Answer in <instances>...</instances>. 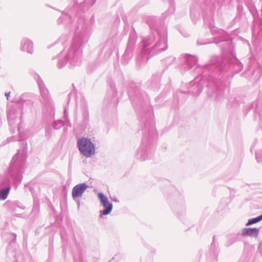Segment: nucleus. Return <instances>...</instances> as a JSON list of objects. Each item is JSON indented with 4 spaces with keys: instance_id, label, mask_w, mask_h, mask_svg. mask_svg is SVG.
<instances>
[{
    "instance_id": "11",
    "label": "nucleus",
    "mask_w": 262,
    "mask_h": 262,
    "mask_svg": "<svg viewBox=\"0 0 262 262\" xmlns=\"http://www.w3.org/2000/svg\"><path fill=\"white\" fill-rule=\"evenodd\" d=\"M136 96L135 97L132 92H129V97L133 105H141L143 100H145L146 102H148V97L147 96H145V98H144L143 95L141 94L139 91H138V94L136 92Z\"/></svg>"
},
{
    "instance_id": "33",
    "label": "nucleus",
    "mask_w": 262,
    "mask_h": 262,
    "mask_svg": "<svg viewBox=\"0 0 262 262\" xmlns=\"http://www.w3.org/2000/svg\"><path fill=\"white\" fill-rule=\"evenodd\" d=\"M80 202L78 201V206H79Z\"/></svg>"
},
{
    "instance_id": "9",
    "label": "nucleus",
    "mask_w": 262,
    "mask_h": 262,
    "mask_svg": "<svg viewBox=\"0 0 262 262\" xmlns=\"http://www.w3.org/2000/svg\"><path fill=\"white\" fill-rule=\"evenodd\" d=\"M89 188V185L85 183L78 184L72 189V195L74 200L81 198L83 193Z\"/></svg>"
},
{
    "instance_id": "14",
    "label": "nucleus",
    "mask_w": 262,
    "mask_h": 262,
    "mask_svg": "<svg viewBox=\"0 0 262 262\" xmlns=\"http://www.w3.org/2000/svg\"><path fill=\"white\" fill-rule=\"evenodd\" d=\"M259 229L256 228H245L242 230V235L243 236H254L258 235Z\"/></svg>"
},
{
    "instance_id": "28",
    "label": "nucleus",
    "mask_w": 262,
    "mask_h": 262,
    "mask_svg": "<svg viewBox=\"0 0 262 262\" xmlns=\"http://www.w3.org/2000/svg\"><path fill=\"white\" fill-rule=\"evenodd\" d=\"M148 25L149 26V27H150V28L152 29L154 27L153 25L150 23L149 20L148 21Z\"/></svg>"
},
{
    "instance_id": "6",
    "label": "nucleus",
    "mask_w": 262,
    "mask_h": 262,
    "mask_svg": "<svg viewBox=\"0 0 262 262\" xmlns=\"http://www.w3.org/2000/svg\"><path fill=\"white\" fill-rule=\"evenodd\" d=\"M34 78L37 82L43 104L46 106H49L51 109H53L54 105L50 98L48 90L46 87L44 83L38 75L35 74Z\"/></svg>"
},
{
    "instance_id": "16",
    "label": "nucleus",
    "mask_w": 262,
    "mask_h": 262,
    "mask_svg": "<svg viewBox=\"0 0 262 262\" xmlns=\"http://www.w3.org/2000/svg\"><path fill=\"white\" fill-rule=\"evenodd\" d=\"M81 109L82 114L83 123L86 124L89 121V114L88 105L84 101L82 103Z\"/></svg>"
},
{
    "instance_id": "34",
    "label": "nucleus",
    "mask_w": 262,
    "mask_h": 262,
    "mask_svg": "<svg viewBox=\"0 0 262 262\" xmlns=\"http://www.w3.org/2000/svg\"><path fill=\"white\" fill-rule=\"evenodd\" d=\"M171 0H170V3H171Z\"/></svg>"
},
{
    "instance_id": "18",
    "label": "nucleus",
    "mask_w": 262,
    "mask_h": 262,
    "mask_svg": "<svg viewBox=\"0 0 262 262\" xmlns=\"http://www.w3.org/2000/svg\"><path fill=\"white\" fill-rule=\"evenodd\" d=\"M215 86H216V96H220L222 95L223 93V92L224 91V85L222 84L217 83H215Z\"/></svg>"
},
{
    "instance_id": "10",
    "label": "nucleus",
    "mask_w": 262,
    "mask_h": 262,
    "mask_svg": "<svg viewBox=\"0 0 262 262\" xmlns=\"http://www.w3.org/2000/svg\"><path fill=\"white\" fill-rule=\"evenodd\" d=\"M20 49L21 51L32 54L34 52L33 42L28 38H24L21 41Z\"/></svg>"
},
{
    "instance_id": "26",
    "label": "nucleus",
    "mask_w": 262,
    "mask_h": 262,
    "mask_svg": "<svg viewBox=\"0 0 262 262\" xmlns=\"http://www.w3.org/2000/svg\"><path fill=\"white\" fill-rule=\"evenodd\" d=\"M5 96H6V97H7V100H8L9 97V96H10V92L6 93H5Z\"/></svg>"
},
{
    "instance_id": "20",
    "label": "nucleus",
    "mask_w": 262,
    "mask_h": 262,
    "mask_svg": "<svg viewBox=\"0 0 262 262\" xmlns=\"http://www.w3.org/2000/svg\"><path fill=\"white\" fill-rule=\"evenodd\" d=\"M8 183V185L10 186V180L5 177H3L0 178V190L5 187V182Z\"/></svg>"
},
{
    "instance_id": "23",
    "label": "nucleus",
    "mask_w": 262,
    "mask_h": 262,
    "mask_svg": "<svg viewBox=\"0 0 262 262\" xmlns=\"http://www.w3.org/2000/svg\"><path fill=\"white\" fill-rule=\"evenodd\" d=\"M46 136L49 138L51 136V130L49 127L46 128Z\"/></svg>"
},
{
    "instance_id": "24",
    "label": "nucleus",
    "mask_w": 262,
    "mask_h": 262,
    "mask_svg": "<svg viewBox=\"0 0 262 262\" xmlns=\"http://www.w3.org/2000/svg\"><path fill=\"white\" fill-rule=\"evenodd\" d=\"M255 155H256V159L257 160V162H262V161L261 160L259 159V158H258V154L256 152Z\"/></svg>"
},
{
    "instance_id": "7",
    "label": "nucleus",
    "mask_w": 262,
    "mask_h": 262,
    "mask_svg": "<svg viewBox=\"0 0 262 262\" xmlns=\"http://www.w3.org/2000/svg\"><path fill=\"white\" fill-rule=\"evenodd\" d=\"M151 147L148 144L145 139L142 141L137 149L135 156L137 159L141 161H145L149 158V154L150 152Z\"/></svg>"
},
{
    "instance_id": "3",
    "label": "nucleus",
    "mask_w": 262,
    "mask_h": 262,
    "mask_svg": "<svg viewBox=\"0 0 262 262\" xmlns=\"http://www.w3.org/2000/svg\"><path fill=\"white\" fill-rule=\"evenodd\" d=\"M18 130L20 140L23 141V148L18 150L17 153L12 159L11 165L9 168V173L16 183H19L21 180L20 172L27 158V144L23 140L29 138L30 136L20 132V124L18 126Z\"/></svg>"
},
{
    "instance_id": "4",
    "label": "nucleus",
    "mask_w": 262,
    "mask_h": 262,
    "mask_svg": "<svg viewBox=\"0 0 262 262\" xmlns=\"http://www.w3.org/2000/svg\"><path fill=\"white\" fill-rule=\"evenodd\" d=\"M154 41H155V44L149 52L151 56L158 54L167 49V28L163 26L158 28L155 32L154 37L144 38L143 40V49L142 52L144 54H146L148 50L147 49V47Z\"/></svg>"
},
{
    "instance_id": "1",
    "label": "nucleus",
    "mask_w": 262,
    "mask_h": 262,
    "mask_svg": "<svg viewBox=\"0 0 262 262\" xmlns=\"http://www.w3.org/2000/svg\"><path fill=\"white\" fill-rule=\"evenodd\" d=\"M78 4L74 5L72 11L68 12L65 10L62 15L58 19L59 24L62 23L64 19H68L72 23L73 16H74V27L75 31L70 47L66 51L61 53L58 56L57 67L58 69L63 68L67 63L71 67L78 66L81 62L82 48L88 41L90 29L89 26L83 16H78L74 14L77 10Z\"/></svg>"
},
{
    "instance_id": "12",
    "label": "nucleus",
    "mask_w": 262,
    "mask_h": 262,
    "mask_svg": "<svg viewBox=\"0 0 262 262\" xmlns=\"http://www.w3.org/2000/svg\"><path fill=\"white\" fill-rule=\"evenodd\" d=\"M19 114V111L14 107H11L8 109L7 117L10 126H12L15 124Z\"/></svg>"
},
{
    "instance_id": "29",
    "label": "nucleus",
    "mask_w": 262,
    "mask_h": 262,
    "mask_svg": "<svg viewBox=\"0 0 262 262\" xmlns=\"http://www.w3.org/2000/svg\"><path fill=\"white\" fill-rule=\"evenodd\" d=\"M215 244V237H213V242L212 243V246L213 245Z\"/></svg>"
},
{
    "instance_id": "21",
    "label": "nucleus",
    "mask_w": 262,
    "mask_h": 262,
    "mask_svg": "<svg viewBox=\"0 0 262 262\" xmlns=\"http://www.w3.org/2000/svg\"><path fill=\"white\" fill-rule=\"evenodd\" d=\"M64 125L63 122L61 120H58L54 122L53 127L55 129H58L60 128Z\"/></svg>"
},
{
    "instance_id": "8",
    "label": "nucleus",
    "mask_w": 262,
    "mask_h": 262,
    "mask_svg": "<svg viewBox=\"0 0 262 262\" xmlns=\"http://www.w3.org/2000/svg\"><path fill=\"white\" fill-rule=\"evenodd\" d=\"M98 198L100 201L101 205L105 208L104 210L100 211V216L109 214L113 209V204L110 203L108 198L102 192L98 193Z\"/></svg>"
},
{
    "instance_id": "30",
    "label": "nucleus",
    "mask_w": 262,
    "mask_h": 262,
    "mask_svg": "<svg viewBox=\"0 0 262 262\" xmlns=\"http://www.w3.org/2000/svg\"><path fill=\"white\" fill-rule=\"evenodd\" d=\"M82 5H83L82 3H81V4H80V5L78 6V7H79V8H81L82 7Z\"/></svg>"
},
{
    "instance_id": "19",
    "label": "nucleus",
    "mask_w": 262,
    "mask_h": 262,
    "mask_svg": "<svg viewBox=\"0 0 262 262\" xmlns=\"http://www.w3.org/2000/svg\"><path fill=\"white\" fill-rule=\"evenodd\" d=\"M262 220V214L255 218L251 219L248 220V223L246 224L247 226H249L255 223H256Z\"/></svg>"
},
{
    "instance_id": "2",
    "label": "nucleus",
    "mask_w": 262,
    "mask_h": 262,
    "mask_svg": "<svg viewBox=\"0 0 262 262\" xmlns=\"http://www.w3.org/2000/svg\"><path fill=\"white\" fill-rule=\"evenodd\" d=\"M243 68L242 64L235 57H231L230 59H225L222 62L220 68L211 72V70L214 69V67L205 66L202 68L203 71L201 75L196 77L193 81L189 83V92L195 95H199L202 91V84L203 82L206 80L214 82V79L216 78L220 71L223 72L230 70L233 72L238 73L242 70Z\"/></svg>"
},
{
    "instance_id": "27",
    "label": "nucleus",
    "mask_w": 262,
    "mask_h": 262,
    "mask_svg": "<svg viewBox=\"0 0 262 262\" xmlns=\"http://www.w3.org/2000/svg\"><path fill=\"white\" fill-rule=\"evenodd\" d=\"M64 116L65 118H67V108L64 109Z\"/></svg>"
},
{
    "instance_id": "5",
    "label": "nucleus",
    "mask_w": 262,
    "mask_h": 262,
    "mask_svg": "<svg viewBox=\"0 0 262 262\" xmlns=\"http://www.w3.org/2000/svg\"><path fill=\"white\" fill-rule=\"evenodd\" d=\"M77 146L80 153L86 157H91L95 153V147L91 140L82 137L77 141Z\"/></svg>"
},
{
    "instance_id": "13",
    "label": "nucleus",
    "mask_w": 262,
    "mask_h": 262,
    "mask_svg": "<svg viewBox=\"0 0 262 262\" xmlns=\"http://www.w3.org/2000/svg\"><path fill=\"white\" fill-rule=\"evenodd\" d=\"M29 96L28 94H24L16 101V102L18 105H22V107L24 108L25 105L32 104V101L29 100Z\"/></svg>"
},
{
    "instance_id": "15",
    "label": "nucleus",
    "mask_w": 262,
    "mask_h": 262,
    "mask_svg": "<svg viewBox=\"0 0 262 262\" xmlns=\"http://www.w3.org/2000/svg\"><path fill=\"white\" fill-rule=\"evenodd\" d=\"M184 58L185 61L186 62L189 69L192 68L198 61V59L195 56L190 55H185Z\"/></svg>"
},
{
    "instance_id": "17",
    "label": "nucleus",
    "mask_w": 262,
    "mask_h": 262,
    "mask_svg": "<svg viewBox=\"0 0 262 262\" xmlns=\"http://www.w3.org/2000/svg\"><path fill=\"white\" fill-rule=\"evenodd\" d=\"M5 187L0 190V200H5L7 199L9 192L10 187L8 185V183L6 181Z\"/></svg>"
},
{
    "instance_id": "31",
    "label": "nucleus",
    "mask_w": 262,
    "mask_h": 262,
    "mask_svg": "<svg viewBox=\"0 0 262 262\" xmlns=\"http://www.w3.org/2000/svg\"><path fill=\"white\" fill-rule=\"evenodd\" d=\"M207 43L206 42H204V43H199V41H198V44L199 45H205V44H206Z\"/></svg>"
},
{
    "instance_id": "25",
    "label": "nucleus",
    "mask_w": 262,
    "mask_h": 262,
    "mask_svg": "<svg viewBox=\"0 0 262 262\" xmlns=\"http://www.w3.org/2000/svg\"><path fill=\"white\" fill-rule=\"evenodd\" d=\"M129 54H128V51H126L125 53L123 55V58H124L126 56H128Z\"/></svg>"
},
{
    "instance_id": "32",
    "label": "nucleus",
    "mask_w": 262,
    "mask_h": 262,
    "mask_svg": "<svg viewBox=\"0 0 262 262\" xmlns=\"http://www.w3.org/2000/svg\"><path fill=\"white\" fill-rule=\"evenodd\" d=\"M190 15H191V17H192V10H191V11H190Z\"/></svg>"
},
{
    "instance_id": "22",
    "label": "nucleus",
    "mask_w": 262,
    "mask_h": 262,
    "mask_svg": "<svg viewBox=\"0 0 262 262\" xmlns=\"http://www.w3.org/2000/svg\"><path fill=\"white\" fill-rule=\"evenodd\" d=\"M219 58L217 56H212L210 59L211 64H213L215 63L217 61H219Z\"/></svg>"
}]
</instances>
